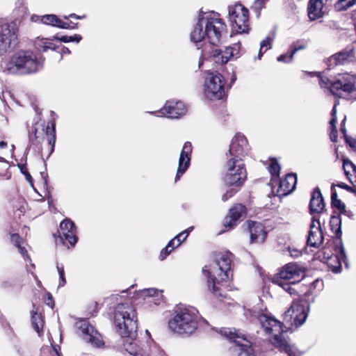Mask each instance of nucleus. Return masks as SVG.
<instances>
[{
  "instance_id": "f257e3e1",
  "label": "nucleus",
  "mask_w": 356,
  "mask_h": 356,
  "mask_svg": "<svg viewBox=\"0 0 356 356\" xmlns=\"http://www.w3.org/2000/svg\"><path fill=\"white\" fill-rule=\"evenodd\" d=\"M227 30L225 23L218 13L201 12L191 32L190 38L195 44L207 39L211 44L218 45L225 36Z\"/></svg>"
},
{
  "instance_id": "f03ea898",
  "label": "nucleus",
  "mask_w": 356,
  "mask_h": 356,
  "mask_svg": "<svg viewBox=\"0 0 356 356\" xmlns=\"http://www.w3.org/2000/svg\"><path fill=\"white\" fill-rule=\"evenodd\" d=\"M232 254L218 253L213 261L202 268L207 277L208 289L216 297L222 296L220 285L226 282L231 273Z\"/></svg>"
},
{
  "instance_id": "7ed1b4c3",
  "label": "nucleus",
  "mask_w": 356,
  "mask_h": 356,
  "mask_svg": "<svg viewBox=\"0 0 356 356\" xmlns=\"http://www.w3.org/2000/svg\"><path fill=\"white\" fill-rule=\"evenodd\" d=\"M272 344L288 356H300L301 353L286 338L283 324L275 318L261 313L255 314Z\"/></svg>"
},
{
  "instance_id": "20e7f679",
  "label": "nucleus",
  "mask_w": 356,
  "mask_h": 356,
  "mask_svg": "<svg viewBox=\"0 0 356 356\" xmlns=\"http://www.w3.org/2000/svg\"><path fill=\"white\" fill-rule=\"evenodd\" d=\"M44 59L38 58L29 51H19L13 55L8 60L1 63L3 70L10 74H27L35 72L42 65Z\"/></svg>"
},
{
  "instance_id": "39448f33",
  "label": "nucleus",
  "mask_w": 356,
  "mask_h": 356,
  "mask_svg": "<svg viewBox=\"0 0 356 356\" xmlns=\"http://www.w3.org/2000/svg\"><path fill=\"white\" fill-rule=\"evenodd\" d=\"M321 88L332 95L346 99H356V75L350 73L338 74L332 80L319 76Z\"/></svg>"
},
{
  "instance_id": "423d86ee",
  "label": "nucleus",
  "mask_w": 356,
  "mask_h": 356,
  "mask_svg": "<svg viewBox=\"0 0 356 356\" xmlns=\"http://www.w3.org/2000/svg\"><path fill=\"white\" fill-rule=\"evenodd\" d=\"M114 324L122 337H136L138 325L137 314L134 306L129 303L119 304L115 310Z\"/></svg>"
},
{
  "instance_id": "0eeeda50",
  "label": "nucleus",
  "mask_w": 356,
  "mask_h": 356,
  "mask_svg": "<svg viewBox=\"0 0 356 356\" xmlns=\"http://www.w3.org/2000/svg\"><path fill=\"white\" fill-rule=\"evenodd\" d=\"M199 314L193 307H186L175 312L168 321L169 329L179 334H191L198 327Z\"/></svg>"
},
{
  "instance_id": "6e6552de",
  "label": "nucleus",
  "mask_w": 356,
  "mask_h": 356,
  "mask_svg": "<svg viewBox=\"0 0 356 356\" xmlns=\"http://www.w3.org/2000/svg\"><path fill=\"white\" fill-rule=\"evenodd\" d=\"M246 178L247 172L242 159L230 158L225 165V184L228 186L240 187Z\"/></svg>"
},
{
  "instance_id": "1a4fd4ad",
  "label": "nucleus",
  "mask_w": 356,
  "mask_h": 356,
  "mask_svg": "<svg viewBox=\"0 0 356 356\" xmlns=\"http://www.w3.org/2000/svg\"><path fill=\"white\" fill-rule=\"evenodd\" d=\"M220 334L235 343L233 348L234 356H254L251 342L245 335L234 329L225 328L220 330Z\"/></svg>"
},
{
  "instance_id": "9d476101",
  "label": "nucleus",
  "mask_w": 356,
  "mask_h": 356,
  "mask_svg": "<svg viewBox=\"0 0 356 356\" xmlns=\"http://www.w3.org/2000/svg\"><path fill=\"white\" fill-rule=\"evenodd\" d=\"M225 79L217 72H209L204 83V94L210 100L222 99L225 95Z\"/></svg>"
},
{
  "instance_id": "9b49d317",
  "label": "nucleus",
  "mask_w": 356,
  "mask_h": 356,
  "mask_svg": "<svg viewBox=\"0 0 356 356\" xmlns=\"http://www.w3.org/2000/svg\"><path fill=\"white\" fill-rule=\"evenodd\" d=\"M18 27L15 22L0 24V55L6 53L17 43Z\"/></svg>"
},
{
  "instance_id": "f8f14e48",
  "label": "nucleus",
  "mask_w": 356,
  "mask_h": 356,
  "mask_svg": "<svg viewBox=\"0 0 356 356\" xmlns=\"http://www.w3.org/2000/svg\"><path fill=\"white\" fill-rule=\"evenodd\" d=\"M229 19L235 24L234 29L239 33H245L249 31L248 10L242 4L238 3L229 7Z\"/></svg>"
},
{
  "instance_id": "ddd939ff",
  "label": "nucleus",
  "mask_w": 356,
  "mask_h": 356,
  "mask_svg": "<svg viewBox=\"0 0 356 356\" xmlns=\"http://www.w3.org/2000/svg\"><path fill=\"white\" fill-rule=\"evenodd\" d=\"M308 315V307L303 301H293L291 307L284 313V321L292 326L299 327L306 321Z\"/></svg>"
},
{
  "instance_id": "4468645a",
  "label": "nucleus",
  "mask_w": 356,
  "mask_h": 356,
  "mask_svg": "<svg viewBox=\"0 0 356 356\" xmlns=\"http://www.w3.org/2000/svg\"><path fill=\"white\" fill-rule=\"evenodd\" d=\"M75 327L80 331L81 337L86 342L97 348L104 346L101 334L86 320L78 321L75 323Z\"/></svg>"
},
{
  "instance_id": "2eb2a0df",
  "label": "nucleus",
  "mask_w": 356,
  "mask_h": 356,
  "mask_svg": "<svg viewBox=\"0 0 356 356\" xmlns=\"http://www.w3.org/2000/svg\"><path fill=\"white\" fill-rule=\"evenodd\" d=\"M304 277V271L296 263H289L282 268L274 277L275 280H282L284 282H290L291 284L299 282Z\"/></svg>"
},
{
  "instance_id": "dca6fc26",
  "label": "nucleus",
  "mask_w": 356,
  "mask_h": 356,
  "mask_svg": "<svg viewBox=\"0 0 356 356\" xmlns=\"http://www.w3.org/2000/svg\"><path fill=\"white\" fill-rule=\"evenodd\" d=\"M187 108L181 102L168 101L163 108L154 113L158 117H166L169 118H177L186 114Z\"/></svg>"
},
{
  "instance_id": "f3484780",
  "label": "nucleus",
  "mask_w": 356,
  "mask_h": 356,
  "mask_svg": "<svg viewBox=\"0 0 356 356\" xmlns=\"http://www.w3.org/2000/svg\"><path fill=\"white\" fill-rule=\"evenodd\" d=\"M249 151L248 140L243 135L236 134L232 140L229 149L231 158L242 159Z\"/></svg>"
},
{
  "instance_id": "a211bd4d",
  "label": "nucleus",
  "mask_w": 356,
  "mask_h": 356,
  "mask_svg": "<svg viewBox=\"0 0 356 356\" xmlns=\"http://www.w3.org/2000/svg\"><path fill=\"white\" fill-rule=\"evenodd\" d=\"M191 152L192 145L191 143H185L180 154L177 172L175 177V181L180 179V177L183 175V174L188 168L191 161L190 155Z\"/></svg>"
},
{
  "instance_id": "6ab92c4d",
  "label": "nucleus",
  "mask_w": 356,
  "mask_h": 356,
  "mask_svg": "<svg viewBox=\"0 0 356 356\" xmlns=\"http://www.w3.org/2000/svg\"><path fill=\"white\" fill-rule=\"evenodd\" d=\"M59 233L61 238L67 241L71 245H74L77 242L76 227L69 219H65L60 222Z\"/></svg>"
},
{
  "instance_id": "aec40b11",
  "label": "nucleus",
  "mask_w": 356,
  "mask_h": 356,
  "mask_svg": "<svg viewBox=\"0 0 356 356\" xmlns=\"http://www.w3.org/2000/svg\"><path fill=\"white\" fill-rule=\"evenodd\" d=\"M251 243H262L266 238V232L261 222L248 221Z\"/></svg>"
},
{
  "instance_id": "412c9836",
  "label": "nucleus",
  "mask_w": 356,
  "mask_h": 356,
  "mask_svg": "<svg viewBox=\"0 0 356 356\" xmlns=\"http://www.w3.org/2000/svg\"><path fill=\"white\" fill-rule=\"evenodd\" d=\"M246 208L245 206L237 204L229 209V214L225 218L223 225L229 229L236 226L237 221L245 214Z\"/></svg>"
},
{
  "instance_id": "4be33fe9",
  "label": "nucleus",
  "mask_w": 356,
  "mask_h": 356,
  "mask_svg": "<svg viewBox=\"0 0 356 356\" xmlns=\"http://www.w3.org/2000/svg\"><path fill=\"white\" fill-rule=\"evenodd\" d=\"M323 236L318 220L313 219L307 237V245L317 248L323 242Z\"/></svg>"
},
{
  "instance_id": "5701e85b",
  "label": "nucleus",
  "mask_w": 356,
  "mask_h": 356,
  "mask_svg": "<svg viewBox=\"0 0 356 356\" xmlns=\"http://www.w3.org/2000/svg\"><path fill=\"white\" fill-rule=\"evenodd\" d=\"M297 182V178L293 174H288L284 179L279 181L277 195L280 196H286L291 193L295 188Z\"/></svg>"
},
{
  "instance_id": "b1692460",
  "label": "nucleus",
  "mask_w": 356,
  "mask_h": 356,
  "mask_svg": "<svg viewBox=\"0 0 356 356\" xmlns=\"http://www.w3.org/2000/svg\"><path fill=\"white\" fill-rule=\"evenodd\" d=\"M193 229V227H189L188 229L177 234L174 238H172L167 245V246L161 250L160 253L161 259H164L165 257L170 254L175 248L180 245L182 241H184L188 236L190 231Z\"/></svg>"
},
{
  "instance_id": "393cba45",
  "label": "nucleus",
  "mask_w": 356,
  "mask_h": 356,
  "mask_svg": "<svg viewBox=\"0 0 356 356\" xmlns=\"http://www.w3.org/2000/svg\"><path fill=\"white\" fill-rule=\"evenodd\" d=\"M135 337L127 338L124 342V350L133 356H149L147 348L138 346V343L134 341Z\"/></svg>"
},
{
  "instance_id": "a878e982",
  "label": "nucleus",
  "mask_w": 356,
  "mask_h": 356,
  "mask_svg": "<svg viewBox=\"0 0 356 356\" xmlns=\"http://www.w3.org/2000/svg\"><path fill=\"white\" fill-rule=\"evenodd\" d=\"M323 0H310L308 6V16L311 20L323 17L324 14Z\"/></svg>"
},
{
  "instance_id": "bb28decb",
  "label": "nucleus",
  "mask_w": 356,
  "mask_h": 356,
  "mask_svg": "<svg viewBox=\"0 0 356 356\" xmlns=\"http://www.w3.org/2000/svg\"><path fill=\"white\" fill-rule=\"evenodd\" d=\"M353 58L352 51H342L331 56L327 60V65L333 67L339 65H343Z\"/></svg>"
},
{
  "instance_id": "cd10ccee",
  "label": "nucleus",
  "mask_w": 356,
  "mask_h": 356,
  "mask_svg": "<svg viewBox=\"0 0 356 356\" xmlns=\"http://www.w3.org/2000/svg\"><path fill=\"white\" fill-rule=\"evenodd\" d=\"M141 293L146 302L149 304L154 303L155 305H159L163 301L162 292L156 289H146Z\"/></svg>"
},
{
  "instance_id": "c85d7f7f",
  "label": "nucleus",
  "mask_w": 356,
  "mask_h": 356,
  "mask_svg": "<svg viewBox=\"0 0 356 356\" xmlns=\"http://www.w3.org/2000/svg\"><path fill=\"white\" fill-rule=\"evenodd\" d=\"M309 207L312 213H320L323 211L325 207V204L319 188H316L314 191L310 200Z\"/></svg>"
},
{
  "instance_id": "c756f323",
  "label": "nucleus",
  "mask_w": 356,
  "mask_h": 356,
  "mask_svg": "<svg viewBox=\"0 0 356 356\" xmlns=\"http://www.w3.org/2000/svg\"><path fill=\"white\" fill-rule=\"evenodd\" d=\"M211 55L214 59V61L219 64H225L233 56V50L229 47H226L224 51L219 49H214Z\"/></svg>"
},
{
  "instance_id": "7c9ffc66",
  "label": "nucleus",
  "mask_w": 356,
  "mask_h": 356,
  "mask_svg": "<svg viewBox=\"0 0 356 356\" xmlns=\"http://www.w3.org/2000/svg\"><path fill=\"white\" fill-rule=\"evenodd\" d=\"M323 259L325 260V262L332 272L337 273L340 271L341 264L339 256L333 254H330L324 251Z\"/></svg>"
},
{
  "instance_id": "2f4dec72",
  "label": "nucleus",
  "mask_w": 356,
  "mask_h": 356,
  "mask_svg": "<svg viewBox=\"0 0 356 356\" xmlns=\"http://www.w3.org/2000/svg\"><path fill=\"white\" fill-rule=\"evenodd\" d=\"M53 38L37 37L35 40V47L38 51H46L49 49L55 50L56 46L52 42Z\"/></svg>"
},
{
  "instance_id": "473e14b6",
  "label": "nucleus",
  "mask_w": 356,
  "mask_h": 356,
  "mask_svg": "<svg viewBox=\"0 0 356 356\" xmlns=\"http://www.w3.org/2000/svg\"><path fill=\"white\" fill-rule=\"evenodd\" d=\"M344 172L350 183L356 186V166L348 160H344L343 164Z\"/></svg>"
},
{
  "instance_id": "72a5a7b5",
  "label": "nucleus",
  "mask_w": 356,
  "mask_h": 356,
  "mask_svg": "<svg viewBox=\"0 0 356 356\" xmlns=\"http://www.w3.org/2000/svg\"><path fill=\"white\" fill-rule=\"evenodd\" d=\"M31 323L34 330L38 332V335L40 336L44 325V321L41 314L36 312H32Z\"/></svg>"
},
{
  "instance_id": "f704fd0d",
  "label": "nucleus",
  "mask_w": 356,
  "mask_h": 356,
  "mask_svg": "<svg viewBox=\"0 0 356 356\" xmlns=\"http://www.w3.org/2000/svg\"><path fill=\"white\" fill-rule=\"evenodd\" d=\"M336 113H337L336 105H334V106L332 108V113H331L332 119L330 122V140L332 142H336L337 139V131L336 125H335V124L337 122Z\"/></svg>"
},
{
  "instance_id": "c9c22d12",
  "label": "nucleus",
  "mask_w": 356,
  "mask_h": 356,
  "mask_svg": "<svg viewBox=\"0 0 356 356\" xmlns=\"http://www.w3.org/2000/svg\"><path fill=\"white\" fill-rule=\"evenodd\" d=\"M268 171L272 175V185L273 186L274 181L277 180V179L279 177L280 171V167L275 160H272L270 162V164L268 166Z\"/></svg>"
},
{
  "instance_id": "e433bc0d",
  "label": "nucleus",
  "mask_w": 356,
  "mask_h": 356,
  "mask_svg": "<svg viewBox=\"0 0 356 356\" xmlns=\"http://www.w3.org/2000/svg\"><path fill=\"white\" fill-rule=\"evenodd\" d=\"M355 4H356V0H338L334 4V9L337 11H343Z\"/></svg>"
},
{
  "instance_id": "4c0bfd02",
  "label": "nucleus",
  "mask_w": 356,
  "mask_h": 356,
  "mask_svg": "<svg viewBox=\"0 0 356 356\" xmlns=\"http://www.w3.org/2000/svg\"><path fill=\"white\" fill-rule=\"evenodd\" d=\"M12 242L17 247L19 252L24 257L29 258L27 255V251L24 247L22 246V239L17 234L11 235Z\"/></svg>"
},
{
  "instance_id": "58836bf2",
  "label": "nucleus",
  "mask_w": 356,
  "mask_h": 356,
  "mask_svg": "<svg viewBox=\"0 0 356 356\" xmlns=\"http://www.w3.org/2000/svg\"><path fill=\"white\" fill-rule=\"evenodd\" d=\"M274 282L280 287H282L284 291H286L291 295L295 294L296 292V290L292 286L295 284H291L290 282H284L280 279L275 280Z\"/></svg>"
},
{
  "instance_id": "ea45409f",
  "label": "nucleus",
  "mask_w": 356,
  "mask_h": 356,
  "mask_svg": "<svg viewBox=\"0 0 356 356\" xmlns=\"http://www.w3.org/2000/svg\"><path fill=\"white\" fill-rule=\"evenodd\" d=\"M58 20L59 19L57 17L56 15H46L40 18V21L42 23L48 25H51L53 26H57Z\"/></svg>"
},
{
  "instance_id": "a19ab883",
  "label": "nucleus",
  "mask_w": 356,
  "mask_h": 356,
  "mask_svg": "<svg viewBox=\"0 0 356 356\" xmlns=\"http://www.w3.org/2000/svg\"><path fill=\"white\" fill-rule=\"evenodd\" d=\"M341 219L339 216H332L330 219V226L332 230H335L336 234L338 235L341 234Z\"/></svg>"
},
{
  "instance_id": "79ce46f5",
  "label": "nucleus",
  "mask_w": 356,
  "mask_h": 356,
  "mask_svg": "<svg viewBox=\"0 0 356 356\" xmlns=\"http://www.w3.org/2000/svg\"><path fill=\"white\" fill-rule=\"evenodd\" d=\"M271 39L269 37H267L265 40H262L260 44V49L259 51L258 57L260 59L262 56L263 54L266 52V51L268 49L271 48Z\"/></svg>"
},
{
  "instance_id": "37998d69",
  "label": "nucleus",
  "mask_w": 356,
  "mask_h": 356,
  "mask_svg": "<svg viewBox=\"0 0 356 356\" xmlns=\"http://www.w3.org/2000/svg\"><path fill=\"white\" fill-rule=\"evenodd\" d=\"M54 38L56 40H60L61 42H74V41L76 42H79L80 40H81V36L79 35L75 34L72 36L65 35V36H62L60 38L57 37V36H54Z\"/></svg>"
},
{
  "instance_id": "c03bdc74",
  "label": "nucleus",
  "mask_w": 356,
  "mask_h": 356,
  "mask_svg": "<svg viewBox=\"0 0 356 356\" xmlns=\"http://www.w3.org/2000/svg\"><path fill=\"white\" fill-rule=\"evenodd\" d=\"M306 44L305 42L301 43L300 44H298L296 43H293L291 46V51L289 54L290 60H293V55L299 50H302L305 49Z\"/></svg>"
},
{
  "instance_id": "a18cd8bd",
  "label": "nucleus",
  "mask_w": 356,
  "mask_h": 356,
  "mask_svg": "<svg viewBox=\"0 0 356 356\" xmlns=\"http://www.w3.org/2000/svg\"><path fill=\"white\" fill-rule=\"evenodd\" d=\"M56 268H57V270H58V273L59 275V277H60L58 286L59 287L63 286L66 283L63 266H59L58 265H57Z\"/></svg>"
},
{
  "instance_id": "49530a36",
  "label": "nucleus",
  "mask_w": 356,
  "mask_h": 356,
  "mask_svg": "<svg viewBox=\"0 0 356 356\" xmlns=\"http://www.w3.org/2000/svg\"><path fill=\"white\" fill-rule=\"evenodd\" d=\"M332 206L339 210L341 213L346 214L348 212L346 210V205L343 202H342L340 200H334V203L332 204Z\"/></svg>"
},
{
  "instance_id": "de8ad7c7",
  "label": "nucleus",
  "mask_w": 356,
  "mask_h": 356,
  "mask_svg": "<svg viewBox=\"0 0 356 356\" xmlns=\"http://www.w3.org/2000/svg\"><path fill=\"white\" fill-rule=\"evenodd\" d=\"M236 191H235L234 188L228 190L225 194L222 195V201L225 202L228 200L236 193Z\"/></svg>"
},
{
  "instance_id": "09e8293b",
  "label": "nucleus",
  "mask_w": 356,
  "mask_h": 356,
  "mask_svg": "<svg viewBox=\"0 0 356 356\" xmlns=\"http://www.w3.org/2000/svg\"><path fill=\"white\" fill-rule=\"evenodd\" d=\"M229 47L233 50V56H238L241 49L240 43L234 44L232 47Z\"/></svg>"
},
{
  "instance_id": "8fccbe9b",
  "label": "nucleus",
  "mask_w": 356,
  "mask_h": 356,
  "mask_svg": "<svg viewBox=\"0 0 356 356\" xmlns=\"http://www.w3.org/2000/svg\"><path fill=\"white\" fill-rule=\"evenodd\" d=\"M56 27L61 28V29H66L74 28V26H71L69 23L63 22L60 19L58 20Z\"/></svg>"
},
{
  "instance_id": "3c124183",
  "label": "nucleus",
  "mask_w": 356,
  "mask_h": 356,
  "mask_svg": "<svg viewBox=\"0 0 356 356\" xmlns=\"http://www.w3.org/2000/svg\"><path fill=\"white\" fill-rule=\"evenodd\" d=\"M337 186L343 189H346V191L350 192V193H356V190L353 188V187H350L348 186L347 184L344 183H339L337 184Z\"/></svg>"
},
{
  "instance_id": "603ef678",
  "label": "nucleus",
  "mask_w": 356,
  "mask_h": 356,
  "mask_svg": "<svg viewBox=\"0 0 356 356\" xmlns=\"http://www.w3.org/2000/svg\"><path fill=\"white\" fill-rule=\"evenodd\" d=\"M288 250L291 256L293 257L297 258L301 255V252L299 250L294 248L291 249V248H289Z\"/></svg>"
},
{
  "instance_id": "864d4df0",
  "label": "nucleus",
  "mask_w": 356,
  "mask_h": 356,
  "mask_svg": "<svg viewBox=\"0 0 356 356\" xmlns=\"http://www.w3.org/2000/svg\"><path fill=\"white\" fill-rule=\"evenodd\" d=\"M268 0H255L254 6L257 9H261Z\"/></svg>"
},
{
  "instance_id": "5fc2aeb1",
  "label": "nucleus",
  "mask_w": 356,
  "mask_h": 356,
  "mask_svg": "<svg viewBox=\"0 0 356 356\" xmlns=\"http://www.w3.org/2000/svg\"><path fill=\"white\" fill-rule=\"evenodd\" d=\"M291 60H290V58H289V55L288 56L286 54H282L277 57V61H279V62L288 63Z\"/></svg>"
},
{
  "instance_id": "6e6d98bb",
  "label": "nucleus",
  "mask_w": 356,
  "mask_h": 356,
  "mask_svg": "<svg viewBox=\"0 0 356 356\" xmlns=\"http://www.w3.org/2000/svg\"><path fill=\"white\" fill-rule=\"evenodd\" d=\"M47 305L50 306L51 307H53V306H54V300H53L52 296L50 294L48 295V297L47 299Z\"/></svg>"
},
{
  "instance_id": "4d7b16f0",
  "label": "nucleus",
  "mask_w": 356,
  "mask_h": 356,
  "mask_svg": "<svg viewBox=\"0 0 356 356\" xmlns=\"http://www.w3.org/2000/svg\"><path fill=\"white\" fill-rule=\"evenodd\" d=\"M70 54V51L68 48L65 47H63L62 49H61V51H60V54L61 56L63 54Z\"/></svg>"
},
{
  "instance_id": "13d9d810",
  "label": "nucleus",
  "mask_w": 356,
  "mask_h": 356,
  "mask_svg": "<svg viewBox=\"0 0 356 356\" xmlns=\"http://www.w3.org/2000/svg\"><path fill=\"white\" fill-rule=\"evenodd\" d=\"M26 179L31 184V186H33V183H32V177L31 175L29 173V172H26Z\"/></svg>"
},
{
  "instance_id": "bf43d9fd",
  "label": "nucleus",
  "mask_w": 356,
  "mask_h": 356,
  "mask_svg": "<svg viewBox=\"0 0 356 356\" xmlns=\"http://www.w3.org/2000/svg\"><path fill=\"white\" fill-rule=\"evenodd\" d=\"M345 120H346V118L343 120V121L341 122V131L343 133L344 137H346V129L343 125Z\"/></svg>"
},
{
  "instance_id": "052dcab7",
  "label": "nucleus",
  "mask_w": 356,
  "mask_h": 356,
  "mask_svg": "<svg viewBox=\"0 0 356 356\" xmlns=\"http://www.w3.org/2000/svg\"><path fill=\"white\" fill-rule=\"evenodd\" d=\"M339 200V199L337 198V193L334 191V192L332 193V195H331L332 204L334 203V200Z\"/></svg>"
},
{
  "instance_id": "680f3d73",
  "label": "nucleus",
  "mask_w": 356,
  "mask_h": 356,
  "mask_svg": "<svg viewBox=\"0 0 356 356\" xmlns=\"http://www.w3.org/2000/svg\"><path fill=\"white\" fill-rule=\"evenodd\" d=\"M8 143L4 141H0V149H4L7 147Z\"/></svg>"
},
{
  "instance_id": "e2e57ef3",
  "label": "nucleus",
  "mask_w": 356,
  "mask_h": 356,
  "mask_svg": "<svg viewBox=\"0 0 356 356\" xmlns=\"http://www.w3.org/2000/svg\"><path fill=\"white\" fill-rule=\"evenodd\" d=\"M40 19V17L39 16H37V15H33L31 17V21L33 22H38V20Z\"/></svg>"
},
{
  "instance_id": "0e129e2a",
  "label": "nucleus",
  "mask_w": 356,
  "mask_h": 356,
  "mask_svg": "<svg viewBox=\"0 0 356 356\" xmlns=\"http://www.w3.org/2000/svg\"><path fill=\"white\" fill-rule=\"evenodd\" d=\"M339 251H340L341 257H345V253H344L343 248V247H340L339 248Z\"/></svg>"
},
{
  "instance_id": "69168bd1",
  "label": "nucleus",
  "mask_w": 356,
  "mask_h": 356,
  "mask_svg": "<svg viewBox=\"0 0 356 356\" xmlns=\"http://www.w3.org/2000/svg\"><path fill=\"white\" fill-rule=\"evenodd\" d=\"M21 172L24 175H26V172H28L26 168L25 167H22L21 168Z\"/></svg>"
},
{
  "instance_id": "338daca9",
  "label": "nucleus",
  "mask_w": 356,
  "mask_h": 356,
  "mask_svg": "<svg viewBox=\"0 0 356 356\" xmlns=\"http://www.w3.org/2000/svg\"><path fill=\"white\" fill-rule=\"evenodd\" d=\"M54 352L56 353L57 356H61L60 353H58V351L56 348H54Z\"/></svg>"
},
{
  "instance_id": "774afa93",
  "label": "nucleus",
  "mask_w": 356,
  "mask_h": 356,
  "mask_svg": "<svg viewBox=\"0 0 356 356\" xmlns=\"http://www.w3.org/2000/svg\"><path fill=\"white\" fill-rule=\"evenodd\" d=\"M70 17H76L77 19L81 18L80 17L76 16L75 14H72V15H70Z\"/></svg>"
}]
</instances>
